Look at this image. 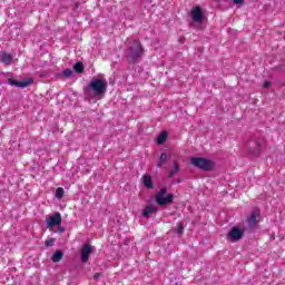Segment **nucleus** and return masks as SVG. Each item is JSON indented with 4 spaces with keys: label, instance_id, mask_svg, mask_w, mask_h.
<instances>
[{
    "label": "nucleus",
    "instance_id": "1",
    "mask_svg": "<svg viewBox=\"0 0 285 285\" xmlns=\"http://www.w3.org/2000/svg\"><path fill=\"white\" fill-rule=\"evenodd\" d=\"M88 89L95 97H104L108 90V81L106 79H94L88 85Z\"/></svg>",
    "mask_w": 285,
    "mask_h": 285
},
{
    "label": "nucleus",
    "instance_id": "2",
    "mask_svg": "<svg viewBox=\"0 0 285 285\" xmlns=\"http://www.w3.org/2000/svg\"><path fill=\"white\" fill-rule=\"evenodd\" d=\"M190 164L193 166H195V168H199L200 170H213L215 164L206 158H202V157H194L190 159Z\"/></svg>",
    "mask_w": 285,
    "mask_h": 285
},
{
    "label": "nucleus",
    "instance_id": "3",
    "mask_svg": "<svg viewBox=\"0 0 285 285\" xmlns=\"http://www.w3.org/2000/svg\"><path fill=\"white\" fill-rule=\"evenodd\" d=\"M167 189L161 188L155 196L156 204L158 206H166L168 204H173V199H175V196L173 194H167Z\"/></svg>",
    "mask_w": 285,
    "mask_h": 285
},
{
    "label": "nucleus",
    "instance_id": "4",
    "mask_svg": "<svg viewBox=\"0 0 285 285\" xmlns=\"http://www.w3.org/2000/svg\"><path fill=\"white\" fill-rule=\"evenodd\" d=\"M262 222V212L255 207L246 217V224L249 228H257V225Z\"/></svg>",
    "mask_w": 285,
    "mask_h": 285
},
{
    "label": "nucleus",
    "instance_id": "5",
    "mask_svg": "<svg viewBox=\"0 0 285 285\" xmlns=\"http://www.w3.org/2000/svg\"><path fill=\"white\" fill-rule=\"evenodd\" d=\"M35 79L27 78L22 81L14 80V78H9L8 83L9 86H13L14 88H28V86H32Z\"/></svg>",
    "mask_w": 285,
    "mask_h": 285
},
{
    "label": "nucleus",
    "instance_id": "6",
    "mask_svg": "<svg viewBox=\"0 0 285 285\" xmlns=\"http://www.w3.org/2000/svg\"><path fill=\"white\" fill-rule=\"evenodd\" d=\"M61 214L56 213L47 219V228H55V226H61Z\"/></svg>",
    "mask_w": 285,
    "mask_h": 285
},
{
    "label": "nucleus",
    "instance_id": "7",
    "mask_svg": "<svg viewBox=\"0 0 285 285\" xmlns=\"http://www.w3.org/2000/svg\"><path fill=\"white\" fill-rule=\"evenodd\" d=\"M244 237V229H239V227H233L228 233V238L232 242H239Z\"/></svg>",
    "mask_w": 285,
    "mask_h": 285
},
{
    "label": "nucleus",
    "instance_id": "8",
    "mask_svg": "<svg viewBox=\"0 0 285 285\" xmlns=\"http://www.w3.org/2000/svg\"><path fill=\"white\" fill-rule=\"evenodd\" d=\"M130 50L132 59H137V57L144 55V48H141L139 40H134V46L130 47Z\"/></svg>",
    "mask_w": 285,
    "mask_h": 285
},
{
    "label": "nucleus",
    "instance_id": "9",
    "mask_svg": "<svg viewBox=\"0 0 285 285\" xmlns=\"http://www.w3.org/2000/svg\"><path fill=\"white\" fill-rule=\"evenodd\" d=\"M190 17L196 23H200V21H204V12H202V8H193L190 11Z\"/></svg>",
    "mask_w": 285,
    "mask_h": 285
},
{
    "label": "nucleus",
    "instance_id": "10",
    "mask_svg": "<svg viewBox=\"0 0 285 285\" xmlns=\"http://www.w3.org/2000/svg\"><path fill=\"white\" fill-rule=\"evenodd\" d=\"M90 253H92V247L89 244H85L81 249V262H88Z\"/></svg>",
    "mask_w": 285,
    "mask_h": 285
},
{
    "label": "nucleus",
    "instance_id": "11",
    "mask_svg": "<svg viewBox=\"0 0 285 285\" xmlns=\"http://www.w3.org/2000/svg\"><path fill=\"white\" fill-rule=\"evenodd\" d=\"M159 209L155 205H147L142 210V217L148 218L150 215L157 213Z\"/></svg>",
    "mask_w": 285,
    "mask_h": 285
},
{
    "label": "nucleus",
    "instance_id": "12",
    "mask_svg": "<svg viewBox=\"0 0 285 285\" xmlns=\"http://www.w3.org/2000/svg\"><path fill=\"white\" fill-rule=\"evenodd\" d=\"M142 184L148 190H153V188H155V185H153V177L148 174L142 176Z\"/></svg>",
    "mask_w": 285,
    "mask_h": 285
},
{
    "label": "nucleus",
    "instance_id": "13",
    "mask_svg": "<svg viewBox=\"0 0 285 285\" xmlns=\"http://www.w3.org/2000/svg\"><path fill=\"white\" fill-rule=\"evenodd\" d=\"M0 61H2V63H6V66H10V63H12V56L10 53L2 52L0 55Z\"/></svg>",
    "mask_w": 285,
    "mask_h": 285
},
{
    "label": "nucleus",
    "instance_id": "14",
    "mask_svg": "<svg viewBox=\"0 0 285 285\" xmlns=\"http://www.w3.org/2000/svg\"><path fill=\"white\" fill-rule=\"evenodd\" d=\"M61 259H63V253L61 250H57L51 257V262H53V264L61 262Z\"/></svg>",
    "mask_w": 285,
    "mask_h": 285
},
{
    "label": "nucleus",
    "instance_id": "15",
    "mask_svg": "<svg viewBox=\"0 0 285 285\" xmlns=\"http://www.w3.org/2000/svg\"><path fill=\"white\" fill-rule=\"evenodd\" d=\"M167 137H168V134H167L166 131H163V132L158 136V138H157V144H158V145L165 144Z\"/></svg>",
    "mask_w": 285,
    "mask_h": 285
},
{
    "label": "nucleus",
    "instance_id": "16",
    "mask_svg": "<svg viewBox=\"0 0 285 285\" xmlns=\"http://www.w3.org/2000/svg\"><path fill=\"white\" fill-rule=\"evenodd\" d=\"M65 194H66V191L63 190V187H58L56 189L55 196L57 199H62Z\"/></svg>",
    "mask_w": 285,
    "mask_h": 285
},
{
    "label": "nucleus",
    "instance_id": "17",
    "mask_svg": "<svg viewBox=\"0 0 285 285\" xmlns=\"http://www.w3.org/2000/svg\"><path fill=\"white\" fill-rule=\"evenodd\" d=\"M166 159H168V156L166 154H161L159 161L157 164V168H161V166H164V164H166Z\"/></svg>",
    "mask_w": 285,
    "mask_h": 285
},
{
    "label": "nucleus",
    "instance_id": "18",
    "mask_svg": "<svg viewBox=\"0 0 285 285\" xmlns=\"http://www.w3.org/2000/svg\"><path fill=\"white\" fill-rule=\"evenodd\" d=\"M73 70H75L76 72H79V73L83 72V63H82V62H77V63L73 66Z\"/></svg>",
    "mask_w": 285,
    "mask_h": 285
},
{
    "label": "nucleus",
    "instance_id": "19",
    "mask_svg": "<svg viewBox=\"0 0 285 285\" xmlns=\"http://www.w3.org/2000/svg\"><path fill=\"white\" fill-rule=\"evenodd\" d=\"M62 75H63V77H67V78L72 77V70L71 69H66V70L62 71Z\"/></svg>",
    "mask_w": 285,
    "mask_h": 285
},
{
    "label": "nucleus",
    "instance_id": "20",
    "mask_svg": "<svg viewBox=\"0 0 285 285\" xmlns=\"http://www.w3.org/2000/svg\"><path fill=\"white\" fill-rule=\"evenodd\" d=\"M45 246H47V247L55 246V238H50V239L46 240Z\"/></svg>",
    "mask_w": 285,
    "mask_h": 285
},
{
    "label": "nucleus",
    "instance_id": "21",
    "mask_svg": "<svg viewBox=\"0 0 285 285\" xmlns=\"http://www.w3.org/2000/svg\"><path fill=\"white\" fill-rule=\"evenodd\" d=\"M179 170V165H175V168L173 170V173L169 175V177H173V175H175V173H177Z\"/></svg>",
    "mask_w": 285,
    "mask_h": 285
},
{
    "label": "nucleus",
    "instance_id": "22",
    "mask_svg": "<svg viewBox=\"0 0 285 285\" xmlns=\"http://www.w3.org/2000/svg\"><path fill=\"white\" fill-rule=\"evenodd\" d=\"M178 233H179V235H181V233H184V225L183 224L178 225Z\"/></svg>",
    "mask_w": 285,
    "mask_h": 285
},
{
    "label": "nucleus",
    "instance_id": "23",
    "mask_svg": "<svg viewBox=\"0 0 285 285\" xmlns=\"http://www.w3.org/2000/svg\"><path fill=\"white\" fill-rule=\"evenodd\" d=\"M264 88H271V81H265L263 85Z\"/></svg>",
    "mask_w": 285,
    "mask_h": 285
},
{
    "label": "nucleus",
    "instance_id": "24",
    "mask_svg": "<svg viewBox=\"0 0 285 285\" xmlns=\"http://www.w3.org/2000/svg\"><path fill=\"white\" fill-rule=\"evenodd\" d=\"M234 3H235L236 6H240V3H244V0H234Z\"/></svg>",
    "mask_w": 285,
    "mask_h": 285
},
{
    "label": "nucleus",
    "instance_id": "25",
    "mask_svg": "<svg viewBox=\"0 0 285 285\" xmlns=\"http://www.w3.org/2000/svg\"><path fill=\"white\" fill-rule=\"evenodd\" d=\"M101 277V273H96V274H94V279H98V278H100Z\"/></svg>",
    "mask_w": 285,
    "mask_h": 285
},
{
    "label": "nucleus",
    "instance_id": "26",
    "mask_svg": "<svg viewBox=\"0 0 285 285\" xmlns=\"http://www.w3.org/2000/svg\"><path fill=\"white\" fill-rule=\"evenodd\" d=\"M58 228H59V230L63 232V228L61 227V225H60V226H58Z\"/></svg>",
    "mask_w": 285,
    "mask_h": 285
}]
</instances>
